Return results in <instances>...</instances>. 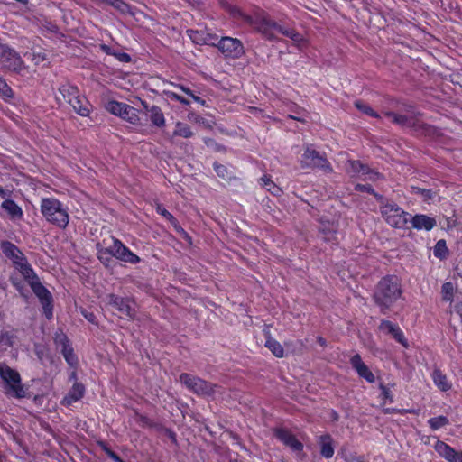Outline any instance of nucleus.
Segmentation results:
<instances>
[{"label":"nucleus","mask_w":462,"mask_h":462,"mask_svg":"<svg viewBox=\"0 0 462 462\" xmlns=\"http://www.w3.org/2000/svg\"><path fill=\"white\" fill-rule=\"evenodd\" d=\"M14 267L18 270L21 274L23 276L25 280L28 281L31 285L32 290L35 293V295L39 298L44 315L47 319L52 318V297L50 291L42 285L39 282L36 274L34 273L32 268L28 263L26 258L23 254L20 251V254H16V256L12 260Z\"/></svg>","instance_id":"nucleus-1"},{"label":"nucleus","mask_w":462,"mask_h":462,"mask_svg":"<svg viewBox=\"0 0 462 462\" xmlns=\"http://www.w3.org/2000/svg\"><path fill=\"white\" fill-rule=\"evenodd\" d=\"M245 19L267 39H275L278 33L289 37L298 45L301 44L303 38L293 29L284 28L278 23L270 21L263 11L256 12L254 16H246Z\"/></svg>","instance_id":"nucleus-2"},{"label":"nucleus","mask_w":462,"mask_h":462,"mask_svg":"<svg viewBox=\"0 0 462 462\" xmlns=\"http://www.w3.org/2000/svg\"><path fill=\"white\" fill-rule=\"evenodd\" d=\"M402 296L401 284L397 277L387 276L378 283L374 300L382 309H388Z\"/></svg>","instance_id":"nucleus-3"},{"label":"nucleus","mask_w":462,"mask_h":462,"mask_svg":"<svg viewBox=\"0 0 462 462\" xmlns=\"http://www.w3.org/2000/svg\"><path fill=\"white\" fill-rule=\"evenodd\" d=\"M44 218L60 228H65L69 220L68 208L55 198H43L40 204Z\"/></svg>","instance_id":"nucleus-4"},{"label":"nucleus","mask_w":462,"mask_h":462,"mask_svg":"<svg viewBox=\"0 0 462 462\" xmlns=\"http://www.w3.org/2000/svg\"><path fill=\"white\" fill-rule=\"evenodd\" d=\"M0 378L5 383V392L8 396L18 399L25 397L26 391L16 370L5 363H0Z\"/></svg>","instance_id":"nucleus-5"},{"label":"nucleus","mask_w":462,"mask_h":462,"mask_svg":"<svg viewBox=\"0 0 462 462\" xmlns=\"http://www.w3.org/2000/svg\"><path fill=\"white\" fill-rule=\"evenodd\" d=\"M59 91L79 115L82 116L89 115L88 103L84 97L80 96L77 87L66 83L60 87Z\"/></svg>","instance_id":"nucleus-6"},{"label":"nucleus","mask_w":462,"mask_h":462,"mask_svg":"<svg viewBox=\"0 0 462 462\" xmlns=\"http://www.w3.org/2000/svg\"><path fill=\"white\" fill-rule=\"evenodd\" d=\"M105 108L112 115L119 116L132 125L139 123L138 111L125 103L109 100L106 103Z\"/></svg>","instance_id":"nucleus-7"},{"label":"nucleus","mask_w":462,"mask_h":462,"mask_svg":"<svg viewBox=\"0 0 462 462\" xmlns=\"http://www.w3.org/2000/svg\"><path fill=\"white\" fill-rule=\"evenodd\" d=\"M381 212L385 221L393 227L402 228L408 222L409 214L396 204L387 203L383 205Z\"/></svg>","instance_id":"nucleus-8"},{"label":"nucleus","mask_w":462,"mask_h":462,"mask_svg":"<svg viewBox=\"0 0 462 462\" xmlns=\"http://www.w3.org/2000/svg\"><path fill=\"white\" fill-rule=\"evenodd\" d=\"M0 64L5 69L14 71H20L23 68V61L20 55L2 43H0Z\"/></svg>","instance_id":"nucleus-9"},{"label":"nucleus","mask_w":462,"mask_h":462,"mask_svg":"<svg viewBox=\"0 0 462 462\" xmlns=\"http://www.w3.org/2000/svg\"><path fill=\"white\" fill-rule=\"evenodd\" d=\"M302 168H320L331 171L329 162L315 150L307 147L300 161Z\"/></svg>","instance_id":"nucleus-10"},{"label":"nucleus","mask_w":462,"mask_h":462,"mask_svg":"<svg viewBox=\"0 0 462 462\" xmlns=\"http://www.w3.org/2000/svg\"><path fill=\"white\" fill-rule=\"evenodd\" d=\"M109 252L120 261L132 264L138 263L141 260L139 256L134 254L120 240L114 238L113 245L109 247Z\"/></svg>","instance_id":"nucleus-11"},{"label":"nucleus","mask_w":462,"mask_h":462,"mask_svg":"<svg viewBox=\"0 0 462 462\" xmlns=\"http://www.w3.org/2000/svg\"><path fill=\"white\" fill-rule=\"evenodd\" d=\"M216 45L228 57L238 58L244 53V47L241 42L236 38L223 37L219 41L217 39Z\"/></svg>","instance_id":"nucleus-12"},{"label":"nucleus","mask_w":462,"mask_h":462,"mask_svg":"<svg viewBox=\"0 0 462 462\" xmlns=\"http://www.w3.org/2000/svg\"><path fill=\"white\" fill-rule=\"evenodd\" d=\"M180 380L184 385L198 394L208 395L213 393L212 385L199 378L183 374L180 375Z\"/></svg>","instance_id":"nucleus-13"},{"label":"nucleus","mask_w":462,"mask_h":462,"mask_svg":"<svg viewBox=\"0 0 462 462\" xmlns=\"http://www.w3.org/2000/svg\"><path fill=\"white\" fill-rule=\"evenodd\" d=\"M434 449L438 455L448 462H462V451H457L442 440H437Z\"/></svg>","instance_id":"nucleus-14"},{"label":"nucleus","mask_w":462,"mask_h":462,"mask_svg":"<svg viewBox=\"0 0 462 462\" xmlns=\"http://www.w3.org/2000/svg\"><path fill=\"white\" fill-rule=\"evenodd\" d=\"M106 301L109 305L113 306L122 314L127 317L134 316V309L132 308L129 300L120 298L115 294H109L106 297Z\"/></svg>","instance_id":"nucleus-15"},{"label":"nucleus","mask_w":462,"mask_h":462,"mask_svg":"<svg viewBox=\"0 0 462 462\" xmlns=\"http://www.w3.org/2000/svg\"><path fill=\"white\" fill-rule=\"evenodd\" d=\"M379 328L381 331L392 335L393 338L404 347H408V342L399 326L389 320H383Z\"/></svg>","instance_id":"nucleus-16"},{"label":"nucleus","mask_w":462,"mask_h":462,"mask_svg":"<svg viewBox=\"0 0 462 462\" xmlns=\"http://www.w3.org/2000/svg\"><path fill=\"white\" fill-rule=\"evenodd\" d=\"M277 438L292 451L300 454L303 445L300 442L294 435L286 430H278L276 431Z\"/></svg>","instance_id":"nucleus-17"},{"label":"nucleus","mask_w":462,"mask_h":462,"mask_svg":"<svg viewBox=\"0 0 462 462\" xmlns=\"http://www.w3.org/2000/svg\"><path fill=\"white\" fill-rule=\"evenodd\" d=\"M350 363L360 377L365 379L368 383L374 382L375 377L374 374L370 371L368 366L362 361L361 356L359 355L353 356L350 360Z\"/></svg>","instance_id":"nucleus-18"},{"label":"nucleus","mask_w":462,"mask_h":462,"mask_svg":"<svg viewBox=\"0 0 462 462\" xmlns=\"http://www.w3.org/2000/svg\"><path fill=\"white\" fill-rule=\"evenodd\" d=\"M188 34L191 41L196 44H207L215 46L217 44V36L207 31L189 30Z\"/></svg>","instance_id":"nucleus-19"},{"label":"nucleus","mask_w":462,"mask_h":462,"mask_svg":"<svg viewBox=\"0 0 462 462\" xmlns=\"http://www.w3.org/2000/svg\"><path fill=\"white\" fill-rule=\"evenodd\" d=\"M411 226L417 230L430 231L436 226V220L423 214L415 215L411 220Z\"/></svg>","instance_id":"nucleus-20"},{"label":"nucleus","mask_w":462,"mask_h":462,"mask_svg":"<svg viewBox=\"0 0 462 462\" xmlns=\"http://www.w3.org/2000/svg\"><path fill=\"white\" fill-rule=\"evenodd\" d=\"M1 207L13 221H19L23 217L22 208L12 199L4 200Z\"/></svg>","instance_id":"nucleus-21"},{"label":"nucleus","mask_w":462,"mask_h":462,"mask_svg":"<svg viewBox=\"0 0 462 462\" xmlns=\"http://www.w3.org/2000/svg\"><path fill=\"white\" fill-rule=\"evenodd\" d=\"M84 393V386L81 383H75L61 402L66 406L71 405L80 400L83 397Z\"/></svg>","instance_id":"nucleus-22"},{"label":"nucleus","mask_w":462,"mask_h":462,"mask_svg":"<svg viewBox=\"0 0 462 462\" xmlns=\"http://www.w3.org/2000/svg\"><path fill=\"white\" fill-rule=\"evenodd\" d=\"M432 380L435 385L443 392H446L451 388V383L448 380L447 376L439 370H435L432 373Z\"/></svg>","instance_id":"nucleus-23"},{"label":"nucleus","mask_w":462,"mask_h":462,"mask_svg":"<svg viewBox=\"0 0 462 462\" xmlns=\"http://www.w3.org/2000/svg\"><path fill=\"white\" fill-rule=\"evenodd\" d=\"M320 453L325 458H330L334 455L333 440L330 436H322L320 438Z\"/></svg>","instance_id":"nucleus-24"},{"label":"nucleus","mask_w":462,"mask_h":462,"mask_svg":"<svg viewBox=\"0 0 462 462\" xmlns=\"http://www.w3.org/2000/svg\"><path fill=\"white\" fill-rule=\"evenodd\" d=\"M347 171L353 176L363 177L366 174H369L368 169L366 166L361 164L358 162L349 161L347 164Z\"/></svg>","instance_id":"nucleus-25"},{"label":"nucleus","mask_w":462,"mask_h":462,"mask_svg":"<svg viewBox=\"0 0 462 462\" xmlns=\"http://www.w3.org/2000/svg\"><path fill=\"white\" fill-rule=\"evenodd\" d=\"M457 291V286L451 282H447L443 283L441 287V297L444 301L452 302L454 300V295Z\"/></svg>","instance_id":"nucleus-26"},{"label":"nucleus","mask_w":462,"mask_h":462,"mask_svg":"<svg viewBox=\"0 0 462 462\" xmlns=\"http://www.w3.org/2000/svg\"><path fill=\"white\" fill-rule=\"evenodd\" d=\"M150 118L153 125L162 126L165 124V118L162 110L157 106H152L150 110Z\"/></svg>","instance_id":"nucleus-27"},{"label":"nucleus","mask_w":462,"mask_h":462,"mask_svg":"<svg viewBox=\"0 0 462 462\" xmlns=\"http://www.w3.org/2000/svg\"><path fill=\"white\" fill-rule=\"evenodd\" d=\"M265 346L269 348L272 353L277 356V357H282L283 356V347L282 345L275 339L272 337H268L265 342Z\"/></svg>","instance_id":"nucleus-28"},{"label":"nucleus","mask_w":462,"mask_h":462,"mask_svg":"<svg viewBox=\"0 0 462 462\" xmlns=\"http://www.w3.org/2000/svg\"><path fill=\"white\" fill-rule=\"evenodd\" d=\"M1 249L4 254L9 258L11 261L14 257L16 256V254H20V250L17 246H15L14 244L10 242H3L1 244Z\"/></svg>","instance_id":"nucleus-29"},{"label":"nucleus","mask_w":462,"mask_h":462,"mask_svg":"<svg viewBox=\"0 0 462 462\" xmlns=\"http://www.w3.org/2000/svg\"><path fill=\"white\" fill-rule=\"evenodd\" d=\"M173 135L181 136L183 138H189L192 136V131L187 124L178 122L176 124Z\"/></svg>","instance_id":"nucleus-30"},{"label":"nucleus","mask_w":462,"mask_h":462,"mask_svg":"<svg viewBox=\"0 0 462 462\" xmlns=\"http://www.w3.org/2000/svg\"><path fill=\"white\" fill-rule=\"evenodd\" d=\"M428 423L433 430H437L448 425V420L445 416H438V417L430 419Z\"/></svg>","instance_id":"nucleus-31"},{"label":"nucleus","mask_w":462,"mask_h":462,"mask_svg":"<svg viewBox=\"0 0 462 462\" xmlns=\"http://www.w3.org/2000/svg\"><path fill=\"white\" fill-rule=\"evenodd\" d=\"M260 184L273 195H279L281 191L280 189L267 176H263L260 180Z\"/></svg>","instance_id":"nucleus-32"},{"label":"nucleus","mask_w":462,"mask_h":462,"mask_svg":"<svg viewBox=\"0 0 462 462\" xmlns=\"http://www.w3.org/2000/svg\"><path fill=\"white\" fill-rule=\"evenodd\" d=\"M434 255L439 259H443L448 254V248L444 240H439L434 246Z\"/></svg>","instance_id":"nucleus-33"},{"label":"nucleus","mask_w":462,"mask_h":462,"mask_svg":"<svg viewBox=\"0 0 462 462\" xmlns=\"http://www.w3.org/2000/svg\"><path fill=\"white\" fill-rule=\"evenodd\" d=\"M14 342V335L12 331H2L0 334V344L12 346Z\"/></svg>","instance_id":"nucleus-34"},{"label":"nucleus","mask_w":462,"mask_h":462,"mask_svg":"<svg viewBox=\"0 0 462 462\" xmlns=\"http://www.w3.org/2000/svg\"><path fill=\"white\" fill-rule=\"evenodd\" d=\"M64 358L68 362V364L71 366L75 365L77 364V358L76 356L73 353V349L71 346L64 347V349L61 350Z\"/></svg>","instance_id":"nucleus-35"},{"label":"nucleus","mask_w":462,"mask_h":462,"mask_svg":"<svg viewBox=\"0 0 462 462\" xmlns=\"http://www.w3.org/2000/svg\"><path fill=\"white\" fill-rule=\"evenodd\" d=\"M55 344L60 349H64V347L69 346L68 337L63 332H57L54 338Z\"/></svg>","instance_id":"nucleus-36"},{"label":"nucleus","mask_w":462,"mask_h":462,"mask_svg":"<svg viewBox=\"0 0 462 462\" xmlns=\"http://www.w3.org/2000/svg\"><path fill=\"white\" fill-rule=\"evenodd\" d=\"M12 94V89L8 87L5 81L0 78V97H11Z\"/></svg>","instance_id":"nucleus-37"},{"label":"nucleus","mask_w":462,"mask_h":462,"mask_svg":"<svg viewBox=\"0 0 462 462\" xmlns=\"http://www.w3.org/2000/svg\"><path fill=\"white\" fill-rule=\"evenodd\" d=\"M46 54L42 51H33L32 54V60L34 62L35 65H41L46 60Z\"/></svg>","instance_id":"nucleus-38"},{"label":"nucleus","mask_w":462,"mask_h":462,"mask_svg":"<svg viewBox=\"0 0 462 462\" xmlns=\"http://www.w3.org/2000/svg\"><path fill=\"white\" fill-rule=\"evenodd\" d=\"M156 210L160 215L163 216L165 218L169 219L170 221H171V222L175 221L173 216L169 211H167L164 208L158 206Z\"/></svg>","instance_id":"nucleus-39"},{"label":"nucleus","mask_w":462,"mask_h":462,"mask_svg":"<svg viewBox=\"0 0 462 462\" xmlns=\"http://www.w3.org/2000/svg\"><path fill=\"white\" fill-rule=\"evenodd\" d=\"M356 106L363 111L364 113L367 114V115H371V116H375L372 110V108H370L369 106H367L366 105L361 103L360 101H356Z\"/></svg>","instance_id":"nucleus-40"},{"label":"nucleus","mask_w":462,"mask_h":462,"mask_svg":"<svg viewBox=\"0 0 462 462\" xmlns=\"http://www.w3.org/2000/svg\"><path fill=\"white\" fill-rule=\"evenodd\" d=\"M81 314L90 323L97 324V318L92 312H88L86 310H81Z\"/></svg>","instance_id":"nucleus-41"},{"label":"nucleus","mask_w":462,"mask_h":462,"mask_svg":"<svg viewBox=\"0 0 462 462\" xmlns=\"http://www.w3.org/2000/svg\"><path fill=\"white\" fill-rule=\"evenodd\" d=\"M381 390H382L383 398L385 400H389V402H392L393 399H392L390 390L386 386H383V385H381Z\"/></svg>","instance_id":"nucleus-42"},{"label":"nucleus","mask_w":462,"mask_h":462,"mask_svg":"<svg viewBox=\"0 0 462 462\" xmlns=\"http://www.w3.org/2000/svg\"><path fill=\"white\" fill-rule=\"evenodd\" d=\"M115 56L122 62H129L131 60L130 56L125 52H116V55Z\"/></svg>","instance_id":"nucleus-43"},{"label":"nucleus","mask_w":462,"mask_h":462,"mask_svg":"<svg viewBox=\"0 0 462 462\" xmlns=\"http://www.w3.org/2000/svg\"><path fill=\"white\" fill-rule=\"evenodd\" d=\"M181 89H182L186 94H188L189 96H190V97L194 99V101H196V102H198V103H200V104H204V101H203V100H201V98H200V97H197V96L193 95V94H192V92H191L189 89L185 88H181Z\"/></svg>","instance_id":"nucleus-44"},{"label":"nucleus","mask_w":462,"mask_h":462,"mask_svg":"<svg viewBox=\"0 0 462 462\" xmlns=\"http://www.w3.org/2000/svg\"><path fill=\"white\" fill-rule=\"evenodd\" d=\"M171 97L172 99H175V100H177V101H179V102H180V103L184 104V105H189V102L187 99H185L184 97H180V95H178V94L171 93Z\"/></svg>","instance_id":"nucleus-45"},{"label":"nucleus","mask_w":462,"mask_h":462,"mask_svg":"<svg viewBox=\"0 0 462 462\" xmlns=\"http://www.w3.org/2000/svg\"><path fill=\"white\" fill-rule=\"evenodd\" d=\"M346 462H365L361 457L356 456H344Z\"/></svg>","instance_id":"nucleus-46"},{"label":"nucleus","mask_w":462,"mask_h":462,"mask_svg":"<svg viewBox=\"0 0 462 462\" xmlns=\"http://www.w3.org/2000/svg\"><path fill=\"white\" fill-rule=\"evenodd\" d=\"M100 49H101L104 52H106V54H110V55H114V56H115V55H116V51H114L112 50V48H111V47H109V46H107V45H106V44H102V45H100Z\"/></svg>","instance_id":"nucleus-47"},{"label":"nucleus","mask_w":462,"mask_h":462,"mask_svg":"<svg viewBox=\"0 0 462 462\" xmlns=\"http://www.w3.org/2000/svg\"><path fill=\"white\" fill-rule=\"evenodd\" d=\"M418 192L421 194V196L425 199H431V192L430 190H426V189H418Z\"/></svg>","instance_id":"nucleus-48"},{"label":"nucleus","mask_w":462,"mask_h":462,"mask_svg":"<svg viewBox=\"0 0 462 462\" xmlns=\"http://www.w3.org/2000/svg\"><path fill=\"white\" fill-rule=\"evenodd\" d=\"M107 455L116 462H123L120 457L111 450H106Z\"/></svg>","instance_id":"nucleus-49"},{"label":"nucleus","mask_w":462,"mask_h":462,"mask_svg":"<svg viewBox=\"0 0 462 462\" xmlns=\"http://www.w3.org/2000/svg\"><path fill=\"white\" fill-rule=\"evenodd\" d=\"M215 171H217V173L218 175H223L224 171H225V167L222 166V165H216L215 166Z\"/></svg>","instance_id":"nucleus-50"},{"label":"nucleus","mask_w":462,"mask_h":462,"mask_svg":"<svg viewBox=\"0 0 462 462\" xmlns=\"http://www.w3.org/2000/svg\"><path fill=\"white\" fill-rule=\"evenodd\" d=\"M356 189L358 190H361V191L365 190L368 192L371 190V188L369 186L360 185V184L356 185Z\"/></svg>","instance_id":"nucleus-51"},{"label":"nucleus","mask_w":462,"mask_h":462,"mask_svg":"<svg viewBox=\"0 0 462 462\" xmlns=\"http://www.w3.org/2000/svg\"><path fill=\"white\" fill-rule=\"evenodd\" d=\"M116 7L122 11H125L127 8V5L123 2H118Z\"/></svg>","instance_id":"nucleus-52"},{"label":"nucleus","mask_w":462,"mask_h":462,"mask_svg":"<svg viewBox=\"0 0 462 462\" xmlns=\"http://www.w3.org/2000/svg\"><path fill=\"white\" fill-rule=\"evenodd\" d=\"M186 1L193 5H199L201 4V0H186Z\"/></svg>","instance_id":"nucleus-53"},{"label":"nucleus","mask_w":462,"mask_h":462,"mask_svg":"<svg viewBox=\"0 0 462 462\" xmlns=\"http://www.w3.org/2000/svg\"><path fill=\"white\" fill-rule=\"evenodd\" d=\"M290 117L292 118V119H295V120H300V117H296V116H291Z\"/></svg>","instance_id":"nucleus-54"},{"label":"nucleus","mask_w":462,"mask_h":462,"mask_svg":"<svg viewBox=\"0 0 462 462\" xmlns=\"http://www.w3.org/2000/svg\"><path fill=\"white\" fill-rule=\"evenodd\" d=\"M0 193L1 194L4 193V190H3V189L1 187H0Z\"/></svg>","instance_id":"nucleus-55"},{"label":"nucleus","mask_w":462,"mask_h":462,"mask_svg":"<svg viewBox=\"0 0 462 462\" xmlns=\"http://www.w3.org/2000/svg\"><path fill=\"white\" fill-rule=\"evenodd\" d=\"M75 376H76V373H75V372H73V373H72V377L74 378Z\"/></svg>","instance_id":"nucleus-56"},{"label":"nucleus","mask_w":462,"mask_h":462,"mask_svg":"<svg viewBox=\"0 0 462 462\" xmlns=\"http://www.w3.org/2000/svg\"><path fill=\"white\" fill-rule=\"evenodd\" d=\"M0 462H2V461L0 460Z\"/></svg>","instance_id":"nucleus-57"}]
</instances>
